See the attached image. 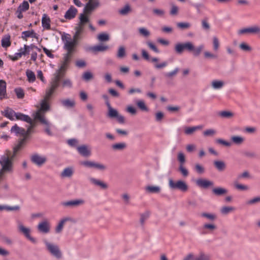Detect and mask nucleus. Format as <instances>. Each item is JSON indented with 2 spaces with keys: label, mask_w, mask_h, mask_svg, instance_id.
I'll list each match as a JSON object with an SVG mask.
<instances>
[{
  "label": "nucleus",
  "mask_w": 260,
  "mask_h": 260,
  "mask_svg": "<svg viewBox=\"0 0 260 260\" xmlns=\"http://www.w3.org/2000/svg\"><path fill=\"white\" fill-rule=\"evenodd\" d=\"M30 160L35 165L41 167L46 162L47 158L38 154H34L30 156Z\"/></svg>",
  "instance_id": "obj_13"
},
{
  "label": "nucleus",
  "mask_w": 260,
  "mask_h": 260,
  "mask_svg": "<svg viewBox=\"0 0 260 260\" xmlns=\"http://www.w3.org/2000/svg\"><path fill=\"white\" fill-rule=\"evenodd\" d=\"M66 50L67 51V53L64 56L62 64L59 69L54 74V77H57L60 80L64 77L66 70L71 61L72 53L75 51V49L71 48V46L69 45L68 46L66 45Z\"/></svg>",
  "instance_id": "obj_3"
},
{
  "label": "nucleus",
  "mask_w": 260,
  "mask_h": 260,
  "mask_svg": "<svg viewBox=\"0 0 260 260\" xmlns=\"http://www.w3.org/2000/svg\"><path fill=\"white\" fill-rule=\"evenodd\" d=\"M93 78V75L90 72H85L82 75V79L85 81H89Z\"/></svg>",
  "instance_id": "obj_53"
},
{
  "label": "nucleus",
  "mask_w": 260,
  "mask_h": 260,
  "mask_svg": "<svg viewBox=\"0 0 260 260\" xmlns=\"http://www.w3.org/2000/svg\"><path fill=\"white\" fill-rule=\"evenodd\" d=\"M6 94V83L3 80H0V100L3 99Z\"/></svg>",
  "instance_id": "obj_32"
},
{
  "label": "nucleus",
  "mask_w": 260,
  "mask_h": 260,
  "mask_svg": "<svg viewBox=\"0 0 260 260\" xmlns=\"http://www.w3.org/2000/svg\"><path fill=\"white\" fill-rule=\"evenodd\" d=\"M97 38L101 42L108 41L110 39L109 35L105 32L99 34Z\"/></svg>",
  "instance_id": "obj_52"
},
{
  "label": "nucleus",
  "mask_w": 260,
  "mask_h": 260,
  "mask_svg": "<svg viewBox=\"0 0 260 260\" xmlns=\"http://www.w3.org/2000/svg\"><path fill=\"white\" fill-rule=\"evenodd\" d=\"M79 18L80 21L79 23L77 24V25L83 26V27H84L85 25L89 23V22L88 15H87L83 13L80 14Z\"/></svg>",
  "instance_id": "obj_23"
},
{
  "label": "nucleus",
  "mask_w": 260,
  "mask_h": 260,
  "mask_svg": "<svg viewBox=\"0 0 260 260\" xmlns=\"http://www.w3.org/2000/svg\"><path fill=\"white\" fill-rule=\"evenodd\" d=\"M60 81V80H59L57 77H53L52 79L51 82H50V86L48 89H46V94L44 100H46L47 101L49 100L54 91L59 86V83Z\"/></svg>",
  "instance_id": "obj_9"
},
{
  "label": "nucleus",
  "mask_w": 260,
  "mask_h": 260,
  "mask_svg": "<svg viewBox=\"0 0 260 260\" xmlns=\"http://www.w3.org/2000/svg\"><path fill=\"white\" fill-rule=\"evenodd\" d=\"M203 128L202 125H198L192 127H186L184 128V133L187 135H192L197 130L201 129Z\"/></svg>",
  "instance_id": "obj_27"
},
{
  "label": "nucleus",
  "mask_w": 260,
  "mask_h": 260,
  "mask_svg": "<svg viewBox=\"0 0 260 260\" xmlns=\"http://www.w3.org/2000/svg\"><path fill=\"white\" fill-rule=\"evenodd\" d=\"M75 29V32L73 36L72 42H67L66 44L67 46L68 45H70L71 47L73 49H75V47L78 44V41L82 39V34L84 32V27L77 24Z\"/></svg>",
  "instance_id": "obj_6"
},
{
  "label": "nucleus",
  "mask_w": 260,
  "mask_h": 260,
  "mask_svg": "<svg viewBox=\"0 0 260 260\" xmlns=\"http://www.w3.org/2000/svg\"><path fill=\"white\" fill-rule=\"evenodd\" d=\"M127 145L124 142H121L113 144L111 146L112 149L115 151H122L126 149Z\"/></svg>",
  "instance_id": "obj_33"
},
{
  "label": "nucleus",
  "mask_w": 260,
  "mask_h": 260,
  "mask_svg": "<svg viewBox=\"0 0 260 260\" xmlns=\"http://www.w3.org/2000/svg\"><path fill=\"white\" fill-rule=\"evenodd\" d=\"M74 173V170L72 167H68L63 169L60 174L61 178L68 177L70 178L72 176Z\"/></svg>",
  "instance_id": "obj_28"
},
{
  "label": "nucleus",
  "mask_w": 260,
  "mask_h": 260,
  "mask_svg": "<svg viewBox=\"0 0 260 260\" xmlns=\"http://www.w3.org/2000/svg\"><path fill=\"white\" fill-rule=\"evenodd\" d=\"M219 115L222 117L230 118L234 116V113L230 111H223L219 113Z\"/></svg>",
  "instance_id": "obj_57"
},
{
  "label": "nucleus",
  "mask_w": 260,
  "mask_h": 260,
  "mask_svg": "<svg viewBox=\"0 0 260 260\" xmlns=\"http://www.w3.org/2000/svg\"><path fill=\"white\" fill-rule=\"evenodd\" d=\"M79 153L84 157H88L91 155V151L88 146L82 145L77 147Z\"/></svg>",
  "instance_id": "obj_15"
},
{
  "label": "nucleus",
  "mask_w": 260,
  "mask_h": 260,
  "mask_svg": "<svg viewBox=\"0 0 260 260\" xmlns=\"http://www.w3.org/2000/svg\"><path fill=\"white\" fill-rule=\"evenodd\" d=\"M10 150L6 151V154L2 156L0 158V164L2 168L0 170V179L6 173H11L13 171V160Z\"/></svg>",
  "instance_id": "obj_4"
},
{
  "label": "nucleus",
  "mask_w": 260,
  "mask_h": 260,
  "mask_svg": "<svg viewBox=\"0 0 260 260\" xmlns=\"http://www.w3.org/2000/svg\"><path fill=\"white\" fill-rule=\"evenodd\" d=\"M179 71V68H176L173 71H172L170 72L165 73L164 76L167 78L172 79L177 74Z\"/></svg>",
  "instance_id": "obj_46"
},
{
  "label": "nucleus",
  "mask_w": 260,
  "mask_h": 260,
  "mask_svg": "<svg viewBox=\"0 0 260 260\" xmlns=\"http://www.w3.org/2000/svg\"><path fill=\"white\" fill-rule=\"evenodd\" d=\"M212 193L217 196H223L227 193L228 190L222 187H216L214 188L212 190Z\"/></svg>",
  "instance_id": "obj_35"
},
{
  "label": "nucleus",
  "mask_w": 260,
  "mask_h": 260,
  "mask_svg": "<svg viewBox=\"0 0 260 260\" xmlns=\"http://www.w3.org/2000/svg\"><path fill=\"white\" fill-rule=\"evenodd\" d=\"M20 209V207L18 205L14 206H1L0 205V210H6L8 211H19Z\"/></svg>",
  "instance_id": "obj_41"
},
{
  "label": "nucleus",
  "mask_w": 260,
  "mask_h": 260,
  "mask_svg": "<svg viewBox=\"0 0 260 260\" xmlns=\"http://www.w3.org/2000/svg\"><path fill=\"white\" fill-rule=\"evenodd\" d=\"M89 180L91 184L99 186L103 189H107L108 188V185L107 183L95 178L90 177L89 178Z\"/></svg>",
  "instance_id": "obj_18"
},
{
  "label": "nucleus",
  "mask_w": 260,
  "mask_h": 260,
  "mask_svg": "<svg viewBox=\"0 0 260 260\" xmlns=\"http://www.w3.org/2000/svg\"><path fill=\"white\" fill-rule=\"evenodd\" d=\"M196 260H211V256L209 254L201 252L196 256Z\"/></svg>",
  "instance_id": "obj_42"
},
{
  "label": "nucleus",
  "mask_w": 260,
  "mask_h": 260,
  "mask_svg": "<svg viewBox=\"0 0 260 260\" xmlns=\"http://www.w3.org/2000/svg\"><path fill=\"white\" fill-rule=\"evenodd\" d=\"M212 87L214 89H219L222 88L224 85V82L221 80H214L211 83Z\"/></svg>",
  "instance_id": "obj_37"
},
{
  "label": "nucleus",
  "mask_w": 260,
  "mask_h": 260,
  "mask_svg": "<svg viewBox=\"0 0 260 260\" xmlns=\"http://www.w3.org/2000/svg\"><path fill=\"white\" fill-rule=\"evenodd\" d=\"M85 201L83 199L70 200L61 203V205L64 207L75 208L83 205Z\"/></svg>",
  "instance_id": "obj_12"
},
{
  "label": "nucleus",
  "mask_w": 260,
  "mask_h": 260,
  "mask_svg": "<svg viewBox=\"0 0 260 260\" xmlns=\"http://www.w3.org/2000/svg\"><path fill=\"white\" fill-rule=\"evenodd\" d=\"M18 229L20 232L22 233L25 237L30 240L32 243H36L37 240L35 238L32 237L30 236V230L29 228H26L24 226H23V224L20 221H18Z\"/></svg>",
  "instance_id": "obj_10"
},
{
  "label": "nucleus",
  "mask_w": 260,
  "mask_h": 260,
  "mask_svg": "<svg viewBox=\"0 0 260 260\" xmlns=\"http://www.w3.org/2000/svg\"><path fill=\"white\" fill-rule=\"evenodd\" d=\"M50 22V18L46 14H44L42 18V26L47 30H50L51 29Z\"/></svg>",
  "instance_id": "obj_22"
},
{
  "label": "nucleus",
  "mask_w": 260,
  "mask_h": 260,
  "mask_svg": "<svg viewBox=\"0 0 260 260\" xmlns=\"http://www.w3.org/2000/svg\"><path fill=\"white\" fill-rule=\"evenodd\" d=\"M150 213L149 212H146L140 215V222L142 225L144 224L145 220L148 218L149 216Z\"/></svg>",
  "instance_id": "obj_60"
},
{
  "label": "nucleus",
  "mask_w": 260,
  "mask_h": 260,
  "mask_svg": "<svg viewBox=\"0 0 260 260\" xmlns=\"http://www.w3.org/2000/svg\"><path fill=\"white\" fill-rule=\"evenodd\" d=\"M203 229L208 230L212 232L217 229V226L214 223H205L203 225Z\"/></svg>",
  "instance_id": "obj_56"
},
{
  "label": "nucleus",
  "mask_w": 260,
  "mask_h": 260,
  "mask_svg": "<svg viewBox=\"0 0 260 260\" xmlns=\"http://www.w3.org/2000/svg\"><path fill=\"white\" fill-rule=\"evenodd\" d=\"M78 12L77 9L74 6H72L67 10L64 16V18L67 19L71 20L74 18Z\"/></svg>",
  "instance_id": "obj_19"
},
{
  "label": "nucleus",
  "mask_w": 260,
  "mask_h": 260,
  "mask_svg": "<svg viewBox=\"0 0 260 260\" xmlns=\"http://www.w3.org/2000/svg\"><path fill=\"white\" fill-rule=\"evenodd\" d=\"M15 117L17 120L24 121L27 123L31 122V119L28 115L21 113H16Z\"/></svg>",
  "instance_id": "obj_34"
},
{
  "label": "nucleus",
  "mask_w": 260,
  "mask_h": 260,
  "mask_svg": "<svg viewBox=\"0 0 260 260\" xmlns=\"http://www.w3.org/2000/svg\"><path fill=\"white\" fill-rule=\"evenodd\" d=\"M99 5L100 3L98 0H89L83 9V13L89 15Z\"/></svg>",
  "instance_id": "obj_11"
},
{
  "label": "nucleus",
  "mask_w": 260,
  "mask_h": 260,
  "mask_svg": "<svg viewBox=\"0 0 260 260\" xmlns=\"http://www.w3.org/2000/svg\"><path fill=\"white\" fill-rule=\"evenodd\" d=\"M108 49L109 47L107 45H99L91 47L90 50L93 52H104Z\"/></svg>",
  "instance_id": "obj_39"
},
{
  "label": "nucleus",
  "mask_w": 260,
  "mask_h": 260,
  "mask_svg": "<svg viewBox=\"0 0 260 260\" xmlns=\"http://www.w3.org/2000/svg\"><path fill=\"white\" fill-rule=\"evenodd\" d=\"M61 86L62 88L68 87L70 88L72 87V82L70 79H65L62 81Z\"/></svg>",
  "instance_id": "obj_58"
},
{
  "label": "nucleus",
  "mask_w": 260,
  "mask_h": 260,
  "mask_svg": "<svg viewBox=\"0 0 260 260\" xmlns=\"http://www.w3.org/2000/svg\"><path fill=\"white\" fill-rule=\"evenodd\" d=\"M26 75L27 77V80L29 82H32L36 80V75L32 71L29 70H26Z\"/></svg>",
  "instance_id": "obj_44"
},
{
  "label": "nucleus",
  "mask_w": 260,
  "mask_h": 260,
  "mask_svg": "<svg viewBox=\"0 0 260 260\" xmlns=\"http://www.w3.org/2000/svg\"><path fill=\"white\" fill-rule=\"evenodd\" d=\"M15 92L18 99H23L24 96V92L21 88H15Z\"/></svg>",
  "instance_id": "obj_59"
},
{
  "label": "nucleus",
  "mask_w": 260,
  "mask_h": 260,
  "mask_svg": "<svg viewBox=\"0 0 260 260\" xmlns=\"http://www.w3.org/2000/svg\"><path fill=\"white\" fill-rule=\"evenodd\" d=\"M235 208L232 206H224L220 209L221 213L223 215H226L230 212L234 211Z\"/></svg>",
  "instance_id": "obj_45"
},
{
  "label": "nucleus",
  "mask_w": 260,
  "mask_h": 260,
  "mask_svg": "<svg viewBox=\"0 0 260 260\" xmlns=\"http://www.w3.org/2000/svg\"><path fill=\"white\" fill-rule=\"evenodd\" d=\"M201 25L202 28L206 31H208L210 29V25L208 22L207 18H204L201 21Z\"/></svg>",
  "instance_id": "obj_47"
},
{
  "label": "nucleus",
  "mask_w": 260,
  "mask_h": 260,
  "mask_svg": "<svg viewBox=\"0 0 260 260\" xmlns=\"http://www.w3.org/2000/svg\"><path fill=\"white\" fill-rule=\"evenodd\" d=\"M16 113L14 110L8 107H7L4 111L2 112V114L4 116L11 120H13L14 119L13 116H15Z\"/></svg>",
  "instance_id": "obj_25"
},
{
  "label": "nucleus",
  "mask_w": 260,
  "mask_h": 260,
  "mask_svg": "<svg viewBox=\"0 0 260 260\" xmlns=\"http://www.w3.org/2000/svg\"><path fill=\"white\" fill-rule=\"evenodd\" d=\"M201 216L203 217H205L211 221L215 220L217 217L215 214L213 213H209L206 212L202 213Z\"/></svg>",
  "instance_id": "obj_48"
},
{
  "label": "nucleus",
  "mask_w": 260,
  "mask_h": 260,
  "mask_svg": "<svg viewBox=\"0 0 260 260\" xmlns=\"http://www.w3.org/2000/svg\"><path fill=\"white\" fill-rule=\"evenodd\" d=\"M107 106L108 108V116L111 118H116L119 114L118 111L111 106L109 102H107Z\"/></svg>",
  "instance_id": "obj_29"
},
{
  "label": "nucleus",
  "mask_w": 260,
  "mask_h": 260,
  "mask_svg": "<svg viewBox=\"0 0 260 260\" xmlns=\"http://www.w3.org/2000/svg\"><path fill=\"white\" fill-rule=\"evenodd\" d=\"M126 55L125 48L124 46H121L119 47L116 57L119 59L124 58Z\"/></svg>",
  "instance_id": "obj_40"
},
{
  "label": "nucleus",
  "mask_w": 260,
  "mask_h": 260,
  "mask_svg": "<svg viewBox=\"0 0 260 260\" xmlns=\"http://www.w3.org/2000/svg\"><path fill=\"white\" fill-rule=\"evenodd\" d=\"M232 142L236 145H241L244 141V138L240 136H233L231 138Z\"/></svg>",
  "instance_id": "obj_38"
},
{
  "label": "nucleus",
  "mask_w": 260,
  "mask_h": 260,
  "mask_svg": "<svg viewBox=\"0 0 260 260\" xmlns=\"http://www.w3.org/2000/svg\"><path fill=\"white\" fill-rule=\"evenodd\" d=\"M245 34H260V27L258 25H254L250 27L240 29L238 31L239 35Z\"/></svg>",
  "instance_id": "obj_16"
},
{
  "label": "nucleus",
  "mask_w": 260,
  "mask_h": 260,
  "mask_svg": "<svg viewBox=\"0 0 260 260\" xmlns=\"http://www.w3.org/2000/svg\"><path fill=\"white\" fill-rule=\"evenodd\" d=\"M194 170L197 173L200 174H202L205 173L204 167L199 164H196L195 165Z\"/></svg>",
  "instance_id": "obj_62"
},
{
  "label": "nucleus",
  "mask_w": 260,
  "mask_h": 260,
  "mask_svg": "<svg viewBox=\"0 0 260 260\" xmlns=\"http://www.w3.org/2000/svg\"><path fill=\"white\" fill-rule=\"evenodd\" d=\"M139 34L145 37H148L150 36V32L146 28L144 27H140L139 28Z\"/></svg>",
  "instance_id": "obj_64"
},
{
  "label": "nucleus",
  "mask_w": 260,
  "mask_h": 260,
  "mask_svg": "<svg viewBox=\"0 0 260 260\" xmlns=\"http://www.w3.org/2000/svg\"><path fill=\"white\" fill-rule=\"evenodd\" d=\"M29 7V5L28 2L24 1L23 2V3L22 4H21L19 6L17 9L22 12H25L27 10H28Z\"/></svg>",
  "instance_id": "obj_50"
},
{
  "label": "nucleus",
  "mask_w": 260,
  "mask_h": 260,
  "mask_svg": "<svg viewBox=\"0 0 260 260\" xmlns=\"http://www.w3.org/2000/svg\"><path fill=\"white\" fill-rule=\"evenodd\" d=\"M26 141V138H23L21 139L18 143L13 148V154L12 155V158H14L16 154L24 146Z\"/></svg>",
  "instance_id": "obj_21"
},
{
  "label": "nucleus",
  "mask_w": 260,
  "mask_h": 260,
  "mask_svg": "<svg viewBox=\"0 0 260 260\" xmlns=\"http://www.w3.org/2000/svg\"><path fill=\"white\" fill-rule=\"evenodd\" d=\"M191 24L188 22H178L177 23V26L181 29H186L189 28Z\"/></svg>",
  "instance_id": "obj_61"
},
{
  "label": "nucleus",
  "mask_w": 260,
  "mask_h": 260,
  "mask_svg": "<svg viewBox=\"0 0 260 260\" xmlns=\"http://www.w3.org/2000/svg\"><path fill=\"white\" fill-rule=\"evenodd\" d=\"M38 231L42 234H47L50 231V225L48 220L45 219L37 225Z\"/></svg>",
  "instance_id": "obj_14"
},
{
  "label": "nucleus",
  "mask_w": 260,
  "mask_h": 260,
  "mask_svg": "<svg viewBox=\"0 0 260 260\" xmlns=\"http://www.w3.org/2000/svg\"><path fill=\"white\" fill-rule=\"evenodd\" d=\"M46 100H43L41 103V107L36 113L35 119L38 120L42 124L45 126V132L49 135L52 136V133L50 127V122L46 119L45 113L50 109V106Z\"/></svg>",
  "instance_id": "obj_1"
},
{
  "label": "nucleus",
  "mask_w": 260,
  "mask_h": 260,
  "mask_svg": "<svg viewBox=\"0 0 260 260\" xmlns=\"http://www.w3.org/2000/svg\"><path fill=\"white\" fill-rule=\"evenodd\" d=\"M60 81V80H59L57 77H53L52 79L51 82H50V86L48 89H46V94L44 100H46L47 101L49 100L54 91L59 86V83Z\"/></svg>",
  "instance_id": "obj_8"
},
{
  "label": "nucleus",
  "mask_w": 260,
  "mask_h": 260,
  "mask_svg": "<svg viewBox=\"0 0 260 260\" xmlns=\"http://www.w3.org/2000/svg\"><path fill=\"white\" fill-rule=\"evenodd\" d=\"M234 187L238 190H247L248 189V187L247 185L239 184L237 181L234 182Z\"/></svg>",
  "instance_id": "obj_55"
},
{
  "label": "nucleus",
  "mask_w": 260,
  "mask_h": 260,
  "mask_svg": "<svg viewBox=\"0 0 260 260\" xmlns=\"http://www.w3.org/2000/svg\"><path fill=\"white\" fill-rule=\"evenodd\" d=\"M60 103L62 106L67 108H72L75 106V101L69 99L61 100Z\"/></svg>",
  "instance_id": "obj_26"
},
{
  "label": "nucleus",
  "mask_w": 260,
  "mask_h": 260,
  "mask_svg": "<svg viewBox=\"0 0 260 260\" xmlns=\"http://www.w3.org/2000/svg\"><path fill=\"white\" fill-rule=\"evenodd\" d=\"M177 160L179 162V165H183L185 164V156L183 152H180L178 153Z\"/></svg>",
  "instance_id": "obj_54"
},
{
  "label": "nucleus",
  "mask_w": 260,
  "mask_h": 260,
  "mask_svg": "<svg viewBox=\"0 0 260 260\" xmlns=\"http://www.w3.org/2000/svg\"><path fill=\"white\" fill-rule=\"evenodd\" d=\"M196 182L198 186L203 188H207L213 186L214 184L212 181L204 179H198L196 180Z\"/></svg>",
  "instance_id": "obj_17"
},
{
  "label": "nucleus",
  "mask_w": 260,
  "mask_h": 260,
  "mask_svg": "<svg viewBox=\"0 0 260 260\" xmlns=\"http://www.w3.org/2000/svg\"><path fill=\"white\" fill-rule=\"evenodd\" d=\"M131 11V8L128 4L125 5L122 8L119 10V13L122 15H126Z\"/></svg>",
  "instance_id": "obj_43"
},
{
  "label": "nucleus",
  "mask_w": 260,
  "mask_h": 260,
  "mask_svg": "<svg viewBox=\"0 0 260 260\" xmlns=\"http://www.w3.org/2000/svg\"><path fill=\"white\" fill-rule=\"evenodd\" d=\"M72 221V219L70 217H66L64 218H62L59 222L58 225L55 228V233L57 234L60 233L63 230V226L65 223L67 222V221Z\"/></svg>",
  "instance_id": "obj_20"
},
{
  "label": "nucleus",
  "mask_w": 260,
  "mask_h": 260,
  "mask_svg": "<svg viewBox=\"0 0 260 260\" xmlns=\"http://www.w3.org/2000/svg\"><path fill=\"white\" fill-rule=\"evenodd\" d=\"M44 243L47 250L52 256L57 259H60L62 258V252L58 245L50 243L46 240L44 241Z\"/></svg>",
  "instance_id": "obj_7"
},
{
  "label": "nucleus",
  "mask_w": 260,
  "mask_h": 260,
  "mask_svg": "<svg viewBox=\"0 0 260 260\" xmlns=\"http://www.w3.org/2000/svg\"><path fill=\"white\" fill-rule=\"evenodd\" d=\"M145 190L146 192L151 193H159L161 189L160 187L157 186H147L145 187Z\"/></svg>",
  "instance_id": "obj_36"
},
{
  "label": "nucleus",
  "mask_w": 260,
  "mask_h": 260,
  "mask_svg": "<svg viewBox=\"0 0 260 260\" xmlns=\"http://www.w3.org/2000/svg\"><path fill=\"white\" fill-rule=\"evenodd\" d=\"M170 188L172 190H179L183 192H186L188 190V186L185 181L178 180L174 181L172 178L168 181Z\"/></svg>",
  "instance_id": "obj_5"
},
{
  "label": "nucleus",
  "mask_w": 260,
  "mask_h": 260,
  "mask_svg": "<svg viewBox=\"0 0 260 260\" xmlns=\"http://www.w3.org/2000/svg\"><path fill=\"white\" fill-rule=\"evenodd\" d=\"M213 165L219 172H223L226 169V164L222 160H214Z\"/></svg>",
  "instance_id": "obj_24"
},
{
  "label": "nucleus",
  "mask_w": 260,
  "mask_h": 260,
  "mask_svg": "<svg viewBox=\"0 0 260 260\" xmlns=\"http://www.w3.org/2000/svg\"><path fill=\"white\" fill-rule=\"evenodd\" d=\"M22 38L23 40H27V38L31 37L32 38H37V34L34 31V30H28L23 31L22 33Z\"/></svg>",
  "instance_id": "obj_31"
},
{
  "label": "nucleus",
  "mask_w": 260,
  "mask_h": 260,
  "mask_svg": "<svg viewBox=\"0 0 260 260\" xmlns=\"http://www.w3.org/2000/svg\"><path fill=\"white\" fill-rule=\"evenodd\" d=\"M11 133H14L17 135H20L24 137V135L25 134V130L19 127L17 124L14 125L11 129Z\"/></svg>",
  "instance_id": "obj_30"
},
{
  "label": "nucleus",
  "mask_w": 260,
  "mask_h": 260,
  "mask_svg": "<svg viewBox=\"0 0 260 260\" xmlns=\"http://www.w3.org/2000/svg\"><path fill=\"white\" fill-rule=\"evenodd\" d=\"M204 46L201 45L198 47H195L191 42H186L183 43H177L174 47V50L177 54H181L184 50L191 52L194 56H198L203 50Z\"/></svg>",
  "instance_id": "obj_2"
},
{
  "label": "nucleus",
  "mask_w": 260,
  "mask_h": 260,
  "mask_svg": "<svg viewBox=\"0 0 260 260\" xmlns=\"http://www.w3.org/2000/svg\"><path fill=\"white\" fill-rule=\"evenodd\" d=\"M136 104H137V106H138V107L142 111H146V112L148 111V108L146 106L145 103L143 101H142V100L138 101L136 103Z\"/></svg>",
  "instance_id": "obj_51"
},
{
  "label": "nucleus",
  "mask_w": 260,
  "mask_h": 260,
  "mask_svg": "<svg viewBox=\"0 0 260 260\" xmlns=\"http://www.w3.org/2000/svg\"><path fill=\"white\" fill-rule=\"evenodd\" d=\"M244 156L249 158H255L256 157V154L252 151H246L243 153Z\"/></svg>",
  "instance_id": "obj_63"
},
{
  "label": "nucleus",
  "mask_w": 260,
  "mask_h": 260,
  "mask_svg": "<svg viewBox=\"0 0 260 260\" xmlns=\"http://www.w3.org/2000/svg\"><path fill=\"white\" fill-rule=\"evenodd\" d=\"M11 45L10 36H7L3 38L2 40V46L3 47H8Z\"/></svg>",
  "instance_id": "obj_49"
}]
</instances>
